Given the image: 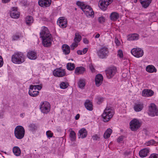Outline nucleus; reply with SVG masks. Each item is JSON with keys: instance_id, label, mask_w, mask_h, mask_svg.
Listing matches in <instances>:
<instances>
[{"instance_id": "obj_48", "label": "nucleus", "mask_w": 158, "mask_h": 158, "mask_svg": "<svg viewBox=\"0 0 158 158\" xmlns=\"http://www.w3.org/2000/svg\"><path fill=\"white\" fill-rule=\"evenodd\" d=\"M123 136H121L119 137L117 139V141L118 142H121L123 140Z\"/></svg>"}, {"instance_id": "obj_36", "label": "nucleus", "mask_w": 158, "mask_h": 158, "mask_svg": "<svg viewBox=\"0 0 158 158\" xmlns=\"http://www.w3.org/2000/svg\"><path fill=\"white\" fill-rule=\"evenodd\" d=\"M29 128L30 131L33 132L37 130V126L36 124L32 123L29 125Z\"/></svg>"}, {"instance_id": "obj_37", "label": "nucleus", "mask_w": 158, "mask_h": 158, "mask_svg": "<svg viewBox=\"0 0 158 158\" xmlns=\"http://www.w3.org/2000/svg\"><path fill=\"white\" fill-rule=\"evenodd\" d=\"M69 137L71 141H75L76 139V133L74 131L72 130L70 131Z\"/></svg>"}, {"instance_id": "obj_39", "label": "nucleus", "mask_w": 158, "mask_h": 158, "mask_svg": "<svg viewBox=\"0 0 158 158\" xmlns=\"http://www.w3.org/2000/svg\"><path fill=\"white\" fill-rule=\"evenodd\" d=\"M69 86V84L67 82H62L60 85V87L61 89H65Z\"/></svg>"}, {"instance_id": "obj_61", "label": "nucleus", "mask_w": 158, "mask_h": 158, "mask_svg": "<svg viewBox=\"0 0 158 158\" xmlns=\"http://www.w3.org/2000/svg\"><path fill=\"white\" fill-rule=\"evenodd\" d=\"M137 2V0H136V1H135V2Z\"/></svg>"}, {"instance_id": "obj_24", "label": "nucleus", "mask_w": 158, "mask_h": 158, "mask_svg": "<svg viewBox=\"0 0 158 158\" xmlns=\"http://www.w3.org/2000/svg\"><path fill=\"white\" fill-rule=\"evenodd\" d=\"M119 14L116 12H113L111 13L110 16V19L113 21H116L119 18Z\"/></svg>"}, {"instance_id": "obj_33", "label": "nucleus", "mask_w": 158, "mask_h": 158, "mask_svg": "<svg viewBox=\"0 0 158 158\" xmlns=\"http://www.w3.org/2000/svg\"><path fill=\"white\" fill-rule=\"evenodd\" d=\"M81 39L82 37L79 33L76 32L75 33V37L74 39V42L79 43L81 41Z\"/></svg>"}, {"instance_id": "obj_28", "label": "nucleus", "mask_w": 158, "mask_h": 158, "mask_svg": "<svg viewBox=\"0 0 158 158\" xmlns=\"http://www.w3.org/2000/svg\"><path fill=\"white\" fill-rule=\"evenodd\" d=\"M63 52L65 54H68L70 52V47L67 44H63L62 46Z\"/></svg>"}, {"instance_id": "obj_38", "label": "nucleus", "mask_w": 158, "mask_h": 158, "mask_svg": "<svg viewBox=\"0 0 158 158\" xmlns=\"http://www.w3.org/2000/svg\"><path fill=\"white\" fill-rule=\"evenodd\" d=\"M78 85L79 88H83L85 85V80L82 79H80L78 82Z\"/></svg>"}, {"instance_id": "obj_3", "label": "nucleus", "mask_w": 158, "mask_h": 158, "mask_svg": "<svg viewBox=\"0 0 158 158\" xmlns=\"http://www.w3.org/2000/svg\"><path fill=\"white\" fill-rule=\"evenodd\" d=\"M76 4L81 7L84 13L87 16L94 17V12L89 6L86 5L83 2L79 1L77 2Z\"/></svg>"}, {"instance_id": "obj_2", "label": "nucleus", "mask_w": 158, "mask_h": 158, "mask_svg": "<svg viewBox=\"0 0 158 158\" xmlns=\"http://www.w3.org/2000/svg\"><path fill=\"white\" fill-rule=\"evenodd\" d=\"M26 57L24 54L20 52H15L12 56L11 60L15 64H20L24 62Z\"/></svg>"}, {"instance_id": "obj_62", "label": "nucleus", "mask_w": 158, "mask_h": 158, "mask_svg": "<svg viewBox=\"0 0 158 158\" xmlns=\"http://www.w3.org/2000/svg\"><path fill=\"white\" fill-rule=\"evenodd\" d=\"M137 2V0H136V1H135V2Z\"/></svg>"}, {"instance_id": "obj_32", "label": "nucleus", "mask_w": 158, "mask_h": 158, "mask_svg": "<svg viewBox=\"0 0 158 158\" xmlns=\"http://www.w3.org/2000/svg\"><path fill=\"white\" fill-rule=\"evenodd\" d=\"M13 151L14 154L18 156L20 155L21 152L20 148L18 147H15L13 148Z\"/></svg>"}, {"instance_id": "obj_9", "label": "nucleus", "mask_w": 158, "mask_h": 158, "mask_svg": "<svg viewBox=\"0 0 158 158\" xmlns=\"http://www.w3.org/2000/svg\"><path fill=\"white\" fill-rule=\"evenodd\" d=\"M108 48L105 47H102L97 52L98 57L102 59L106 58L108 56Z\"/></svg>"}, {"instance_id": "obj_41", "label": "nucleus", "mask_w": 158, "mask_h": 158, "mask_svg": "<svg viewBox=\"0 0 158 158\" xmlns=\"http://www.w3.org/2000/svg\"><path fill=\"white\" fill-rule=\"evenodd\" d=\"M78 43L77 42H73L70 46L71 50H73L75 48L77 47L78 45Z\"/></svg>"}, {"instance_id": "obj_25", "label": "nucleus", "mask_w": 158, "mask_h": 158, "mask_svg": "<svg viewBox=\"0 0 158 158\" xmlns=\"http://www.w3.org/2000/svg\"><path fill=\"white\" fill-rule=\"evenodd\" d=\"M143 107V104L141 103H135L134 107L135 110L139 112L141 110Z\"/></svg>"}, {"instance_id": "obj_44", "label": "nucleus", "mask_w": 158, "mask_h": 158, "mask_svg": "<svg viewBox=\"0 0 158 158\" xmlns=\"http://www.w3.org/2000/svg\"><path fill=\"white\" fill-rule=\"evenodd\" d=\"M105 20V18L102 16L100 17L98 19V21L100 23H102L104 22Z\"/></svg>"}, {"instance_id": "obj_35", "label": "nucleus", "mask_w": 158, "mask_h": 158, "mask_svg": "<svg viewBox=\"0 0 158 158\" xmlns=\"http://www.w3.org/2000/svg\"><path fill=\"white\" fill-rule=\"evenodd\" d=\"M66 67L68 70L72 71L74 69L75 66L74 64L68 63L67 64Z\"/></svg>"}, {"instance_id": "obj_23", "label": "nucleus", "mask_w": 158, "mask_h": 158, "mask_svg": "<svg viewBox=\"0 0 158 158\" xmlns=\"http://www.w3.org/2000/svg\"><path fill=\"white\" fill-rule=\"evenodd\" d=\"M86 108L89 111H92L93 110V105L92 102L89 100H87L84 104Z\"/></svg>"}, {"instance_id": "obj_4", "label": "nucleus", "mask_w": 158, "mask_h": 158, "mask_svg": "<svg viewBox=\"0 0 158 158\" xmlns=\"http://www.w3.org/2000/svg\"><path fill=\"white\" fill-rule=\"evenodd\" d=\"M114 113V111L111 107H107L102 114L103 121L105 122L109 121L112 118Z\"/></svg>"}, {"instance_id": "obj_58", "label": "nucleus", "mask_w": 158, "mask_h": 158, "mask_svg": "<svg viewBox=\"0 0 158 158\" xmlns=\"http://www.w3.org/2000/svg\"><path fill=\"white\" fill-rule=\"evenodd\" d=\"M93 138L94 139H97V138H98V137L97 135H94L93 136Z\"/></svg>"}, {"instance_id": "obj_57", "label": "nucleus", "mask_w": 158, "mask_h": 158, "mask_svg": "<svg viewBox=\"0 0 158 158\" xmlns=\"http://www.w3.org/2000/svg\"><path fill=\"white\" fill-rule=\"evenodd\" d=\"M80 116L79 114H77L75 117V119L77 120L78 119L80 118Z\"/></svg>"}, {"instance_id": "obj_30", "label": "nucleus", "mask_w": 158, "mask_h": 158, "mask_svg": "<svg viewBox=\"0 0 158 158\" xmlns=\"http://www.w3.org/2000/svg\"><path fill=\"white\" fill-rule=\"evenodd\" d=\"M39 92L38 91L34 90L32 89H30L28 92L29 95L31 97H35L39 94Z\"/></svg>"}, {"instance_id": "obj_59", "label": "nucleus", "mask_w": 158, "mask_h": 158, "mask_svg": "<svg viewBox=\"0 0 158 158\" xmlns=\"http://www.w3.org/2000/svg\"><path fill=\"white\" fill-rule=\"evenodd\" d=\"M2 2L4 3H7L9 2L10 0H2Z\"/></svg>"}, {"instance_id": "obj_56", "label": "nucleus", "mask_w": 158, "mask_h": 158, "mask_svg": "<svg viewBox=\"0 0 158 158\" xmlns=\"http://www.w3.org/2000/svg\"><path fill=\"white\" fill-rule=\"evenodd\" d=\"M36 86H37V89L38 90H40L42 88V86L40 85H37Z\"/></svg>"}, {"instance_id": "obj_49", "label": "nucleus", "mask_w": 158, "mask_h": 158, "mask_svg": "<svg viewBox=\"0 0 158 158\" xmlns=\"http://www.w3.org/2000/svg\"><path fill=\"white\" fill-rule=\"evenodd\" d=\"M19 38V35H13V40H16L18 39Z\"/></svg>"}, {"instance_id": "obj_31", "label": "nucleus", "mask_w": 158, "mask_h": 158, "mask_svg": "<svg viewBox=\"0 0 158 158\" xmlns=\"http://www.w3.org/2000/svg\"><path fill=\"white\" fill-rule=\"evenodd\" d=\"M34 20L33 17L31 16H27L25 19V22L26 24L30 25L33 22Z\"/></svg>"}, {"instance_id": "obj_19", "label": "nucleus", "mask_w": 158, "mask_h": 158, "mask_svg": "<svg viewBox=\"0 0 158 158\" xmlns=\"http://www.w3.org/2000/svg\"><path fill=\"white\" fill-rule=\"evenodd\" d=\"M149 152V149L145 148L141 150L139 152V155L140 157L144 158L148 155Z\"/></svg>"}, {"instance_id": "obj_50", "label": "nucleus", "mask_w": 158, "mask_h": 158, "mask_svg": "<svg viewBox=\"0 0 158 158\" xmlns=\"http://www.w3.org/2000/svg\"><path fill=\"white\" fill-rule=\"evenodd\" d=\"M3 64V60L2 57L0 56V67H2Z\"/></svg>"}, {"instance_id": "obj_22", "label": "nucleus", "mask_w": 158, "mask_h": 158, "mask_svg": "<svg viewBox=\"0 0 158 158\" xmlns=\"http://www.w3.org/2000/svg\"><path fill=\"white\" fill-rule=\"evenodd\" d=\"M28 58L31 60H35L37 58L36 52L34 51L29 52L27 54Z\"/></svg>"}, {"instance_id": "obj_21", "label": "nucleus", "mask_w": 158, "mask_h": 158, "mask_svg": "<svg viewBox=\"0 0 158 158\" xmlns=\"http://www.w3.org/2000/svg\"><path fill=\"white\" fill-rule=\"evenodd\" d=\"M85 68L81 66L77 67L75 70V73L77 75L82 74L85 71Z\"/></svg>"}, {"instance_id": "obj_47", "label": "nucleus", "mask_w": 158, "mask_h": 158, "mask_svg": "<svg viewBox=\"0 0 158 158\" xmlns=\"http://www.w3.org/2000/svg\"><path fill=\"white\" fill-rule=\"evenodd\" d=\"M89 69L92 73L95 72V70L92 65H89Z\"/></svg>"}, {"instance_id": "obj_29", "label": "nucleus", "mask_w": 158, "mask_h": 158, "mask_svg": "<svg viewBox=\"0 0 158 158\" xmlns=\"http://www.w3.org/2000/svg\"><path fill=\"white\" fill-rule=\"evenodd\" d=\"M146 70L147 71L150 73L156 72V69L152 65H149L146 67Z\"/></svg>"}, {"instance_id": "obj_10", "label": "nucleus", "mask_w": 158, "mask_h": 158, "mask_svg": "<svg viewBox=\"0 0 158 158\" xmlns=\"http://www.w3.org/2000/svg\"><path fill=\"white\" fill-rule=\"evenodd\" d=\"M131 53L134 56L137 58L141 57L144 54L143 50L141 48H138L132 49Z\"/></svg>"}, {"instance_id": "obj_5", "label": "nucleus", "mask_w": 158, "mask_h": 158, "mask_svg": "<svg viewBox=\"0 0 158 158\" xmlns=\"http://www.w3.org/2000/svg\"><path fill=\"white\" fill-rule=\"evenodd\" d=\"M25 133V129L22 126H18L15 129V135L18 139H21L23 138L24 136Z\"/></svg>"}, {"instance_id": "obj_17", "label": "nucleus", "mask_w": 158, "mask_h": 158, "mask_svg": "<svg viewBox=\"0 0 158 158\" xmlns=\"http://www.w3.org/2000/svg\"><path fill=\"white\" fill-rule=\"evenodd\" d=\"M103 80V76L101 74H97L95 77V81L96 85L99 86L102 83Z\"/></svg>"}, {"instance_id": "obj_52", "label": "nucleus", "mask_w": 158, "mask_h": 158, "mask_svg": "<svg viewBox=\"0 0 158 158\" xmlns=\"http://www.w3.org/2000/svg\"><path fill=\"white\" fill-rule=\"evenodd\" d=\"M88 49L87 48H84L82 51V52L83 53V54H85L88 51Z\"/></svg>"}, {"instance_id": "obj_60", "label": "nucleus", "mask_w": 158, "mask_h": 158, "mask_svg": "<svg viewBox=\"0 0 158 158\" xmlns=\"http://www.w3.org/2000/svg\"><path fill=\"white\" fill-rule=\"evenodd\" d=\"M100 35V34H97L96 35H95V38H98L99 37Z\"/></svg>"}, {"instance_id": "obj_42", "label": "nucleus", "mask_w": 158, "mask_h": 158, "mask_svg": "<svg viewBox=\"0 0 158 158\" xmlns=\"http://www.w3.org/2000/svg\"><path fill=\"white\" fill-rule=\"evenodd\" d=\"M46 134L48 137H52L53 135V133L50 131H48L46 132Z\"/></svg>"}, {"instance_id": "obj_16", "label": "nucleus", "mask_w": 158, "mask_h": 158, "mask_svg": "<svg viewBox=\"0 0 158 158\" xmlns=\"http://www.w3.org/2000/svg\"><path fill=\"white\" fill-rule=\"evenodd\" d=\"M17 8L16 7H13L10 12V15L13 18L16 19L19 18V13L17 11Z\"/></svg>"}, {"instance_id": "obj_34", "label": "nucleus", "mask_w": 158, "mask_h": 158, "mask_svg": "<svg viewBox=\"0 0 158 158\" xmlns=\"http://www.w3.org/2000/svg\"><path fill=\"white\" fill-rule=\"evenodd\" d=\"M112 132V130L110 128H108L104 133L103 136L106 139L109 138Z\"/></svg>"}, {"instance_id": "obj_14", "label": "nucleus", "mask_w": 158, "mask_h": 158, "mask_svg": "<svg viewBox=\"0 0 158 158\" xmlns=\"http://www.w3.org/2000/svg\"><path fill=\"white\" fill-rule=\"evenodd\" d=\"M52 2V0H39L38 4L42 7H48L50 6Z\"/></svg>"}, {"instance_id": "obj_15", "label": "nucleus", "mask_w": 158, "mask_h": 158, "mask_svg": "<svg viewBox=\"0 0 158 158\" xmlns=\"http://www.w3.org/2000/svg\"><path fill=\"white\" fill-rule=\"evenodd\" d=\"M57 23L60 27L65 28L67 26V20L64 17H61L59 18Z\"/></svg>"}, {"instance_id": "obj_1", "label": "nucleus", "mask_w": 158, "mask_h": 158, "mask_svg": "<svg viewBox=\"0 0 158 158\" xmlns=\"http://www.w3.org/2000/svg\"><path fill=\"white\" fill-rule=\"evenodd\" d=\"M40 37L43 40V44L45 47L50 46L52 41V37L48 28L43 27L40 33Z\"/></svg>"}, {"instance_id": "obj_6", "label": "nucleus", "mask_w": 158, "mask_h": 158, "mask_svg": "<svg viewBox=\"0 0 158 158\" xmlns=\"http://www.w3.org/2000/svg\"><path fill=\"white\" fill-rule=\"evenodd\" d=\"M51 106L50 103L44 101L41 103L40 109L43 113L47 114L50 110Z\"/></svg>"}, {"instance_id": "obj_51", "label": "nucleus", "mask_w": 158, "mask_h": 158, "mask_svg": "<svg viewBox=\"0 0 158 158\" xmlns=\"http://www.w3.org/2000/svg\"><path fill=\"white\" fill-rule=\"evenodd\" d=\"M36 85H31L30 87V89H32L34 90H35L37 89V86H36Z\"/></svg>"}, {"instance_id": "obj_18", "label": "nucleus", "mask_w": 158, "mask_h": 158, "mask_svg": "<svg viewBox=\"0 0 158 158\" xmlns=\"http://www.w3.org/2000/svg\"><path fill=\"white\" fill-rule=\"evenodd\" d=\"M154 93V92L152 90L145 89L143 90L142 95L143 97H151L153 95Z\"/></svg>"}, {"instance_id": "obj_45", "label": "nucleus", "mask_w": 158, "mask_h": 158, "mask_svg": "<svg viewBox=\"0 0 158 158\" xmlns=\"http://www.w3.org/2000/svg\"><path fill=\"white\" fill-rule=\"evenodd\" d=\"M149 158H158V154L155 153L151 154Z\"/></svg>"}, {"instance_id": "obj_53", "label": "nucleus", "mask_w": 158, "mask_h": 158, "mask_svg": "<svg viewBox=\"0 0 158 158\" xmlns=\"http://www.w3.org/2000/svg\"><path fill=\"white\" fill-rule=\"evenodd\" d=\"M83 42L86 44H87L89 43V40L87 39L86 38H84L83 39Z\"/></svg>"}, {"instance_id": "obj_43", "label": "nucleus", "mask_w": 158, "mask_h": 158, "mask_svg": "<svg viewBox=\"0 0 158 158\" xmlns=\"http://www.w3.org/2000/svg\"><path fill=\"white\" fill-rule=\"evenodd\" d=\"M118 56L120 58L123 57V55L122 51L121 49H119L118 51Z\"/></svg>"}, {"instance_id": "obj_7", "label": "nucleus", "mask_w": 158, "mask_h": 158, "mask_svg": "<svg viewBox=\"0 0 158 158\" xmlns=\"http://www.w3.org/2000/svg\"><path fill=\"white\" fill-rule=\"evenodd\" d=\"M53 75L58 77H61L66 75L65 70L62 68H59L54 69L53 72Z\"/></svg>"}, {"instance_id": "obj_46", "label": "nucleus", "mask_w": 158, "mask_h": 158, "mask_svg": "<svg viewBox=\"0 0 158 158\" xmlns=\"http://www.w3.org/2000/svg\"><path fill=\"white\" fill-rule=\"evenodd\" d=\"M97 99L98 100V103L99 104L100 103L103 101V98H102L98 97Z\"/></svg>"}, {"instance_id": "obj_54", "label": "nucleus", "mask_w": 158, "mask_h": 158, "mask_svg": "<svg viewBox=\"0 0 158 158\" xmlns=\"http://www.w3.org/2000/svg\"><path fill=\"white\" fill-rule=\"evenodd\" d=\"M115 43L118 45H119L120 43L119 41L118 40V39H116V38L115 39Z\"/></svg>"}, {"instance_id": "obj_27", "label": "nucleus", "mask_w": 158, "mask_h": 158, "mask_svg": "<svg viewBox=\"0 0 158 158\" xmlns=\"http://www.w3.org/2000/svg\"><path fill=\"white\" fill-rule=\"evenodd\" d=\"M152 0H142L141 3L143 7L146 8L149 6Z\"/></svg>"}, {"instance_id": "obj_20", "label": "nucleus", "mask_w": 158, "mask_h": 158, "mask_svg": "<svg viewBox=\"0 0 158 158\" xmlns=\"http://www.w3.org/2000/svg\"><path fill=\"white\" fill-rule=\"evenodd\" d=\"M87 135V132L85 128H82L78 132L79 138H84L86 137Z\"/></svg>"}, {"instance_id": "obj_8", "label": "nucleus", "mask_w": 158, "mask_h": 158, "mask_svg": "<svg viewBox=\"0 0 158 158\" xmlns=\"http://www.w3.org/2000/svg\"><path fill=\"white\" fill-rule=\"evenodd\" d=\"M117 72V68L115 66H112L108 68L106 70V76L108 79L113 77Z\"/></svg>"}, {"instance_id": "obj_26", "label": "nucleus", "mask_w": 158, "mask_h": 158, "mask_svg": "<svg viewBox=\"0 0 158 158\" xmlns=\"http://www.w3.org/2000/svg\"><path fill=\"white\" fill-rule=\"evenodd\" d=\"M139 35L137 34H132L129 35L128 37L127 40L129 41L137 40L139 39Z\"/></svg>"}, {"instance_id": "obj_11", "label": "nucleus", "mask_w": 158, "mask_h": 158, "mask_svg": "<svg viewBox=\"0 0 158 158\" xmlns=\"http://www.w3.org/2000/svg\"><path fill=\"white\" fill-rule=\"evenodd\" d=\"M130 127L132 131L137 130L140 127V123L139 121L136 119L131 120L130 123Z\"/></svg>"}, {"instance_id": "obj_13", "label": "nucleus", "mask_w": 158, "mask_h": 158, "mask_svg": "<svg viewBox=\"0 0 158 158\" xmlns=\"http://www.w3.org/2000/svg\"><path fill=\"white\" fill-rule=\"evenodd\" d=\"M148 114L151 116H154L155 115H158V109L156 108L155 104H151L149 107Z\"/></svg>"}, {"instance_id": "obj_12", "label": "nucleus", "mask_w": 158, "mask_h": 158, "mask_svg": "<svg viewBox=\"0 0 158 158\" xmlns=\"http://www.w3.org/2000/svg\"><path fill=\"white\" fill-rule=\"evenodd\" d=\"M113 0H100L99 2L100 8L103 10H106L107 6L112 2Z\"/></svg>"}, {"instance_id": "obj_55", "label": "nucleus", "mask_w": 158, "mask_h": 158, "mask_svg": "<svg viewBox=\"0 0 158 158\" xmlns=\"http://www.w3.org/2000/svg\"><path fill=\"white\" fill-rule=\"evenodd\" d=\"M77 53L79 55H82L83 54L82 52V51L80 50H77Z\"/></svg>"}, {"instance_id": "obj_40", "label": "nucleus", "mask_w": 158, "mask_h": 158, "mask_svg": "<svg viewBox=\"0 0 158 158\" xmlns=\"http://www.w3.org/2000/svg\"><path fill=\"white\" fill-rule=\"evenodd\" d=\"M156 143H157L155 141L152 139L147 142L146 144L147 146H149L150 145H156Z\"/></svg>"}]
</instances>
